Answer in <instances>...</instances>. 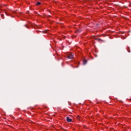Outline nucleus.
<instances>
[{"label":"nucleus","mask_w":131,"mask_h":131,"mask_svg":"<svg viewBox=\"0 0 131 131\" xmlns=\"http://www.w3.org/2000/svg\"><path fill=\"white\" fill-rule=\"evenodd\" d=\"M68 59H72V58H73V54L71 53H69L68 55Z\"/></svg>","instance_id":"f257e3e1"},{"label":"nucleus","mask_w":131,"mask_h":131,"mask_svg":"<svg viewBox=\"0 0 131 131\" xmlns=\"http://www.w3.org/2000/svg\"><path fill=\"white\" fill-rule=\"evenodd\" d=\"M67 121L68 122H71V121H72V119H71L70 118H69V117H67Z\"/></svg>","instance_id":"f03ea898"},{"label":"nucleus","mask_w":131,"mask_h":131,"mask_svg":"<svg viewBox=\"0 0 131 131\" xmlns=\"http://www.w3.org/2000/svg\"><path fill=\"white\" fill-rule=\"evenodd\" d=\"M83 64H86V60H83Z\"/></svg>","instance_id":"7ed1b4c3"},{"label":"nucleus","mask_w":131,"mask_h":131,"mask_svg":"<svg viewBox=\"0 0 131 131\" xmlns=\"http://www.w3.org/2000/svg\"><path fill=\"white\" fill-rule=\"evenodd\" d=\"M38 5H40V2H37V5L38 6Z\"/></svg>","instance_id":"20e7f679"}]
</instances>
